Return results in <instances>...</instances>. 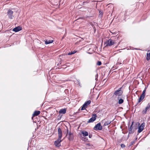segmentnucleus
<instances>
[{
    "label": "nucleus",
    "instance_id": "obj_1",
    "mask_svg": "<svg viewBox=\"0 0 150 150\" xmlns=\"http://www.w3.org/2000/svg\"><path fill=\"white\" fill-rule=\"evenodd\" d=\"M122 87L120 88L118 90L115 91L114 93L113 96H115L118 97H121L122 95L123 91L122 90Z\"/></svg>",
    "mask_w": 150,
    "mask_h": 150
},
{
    "label": "nucleus",
    "instance_id": "obj_2",
    "mask_svg": "<svg viewBox=\"0 0 150 150\" xmlns=\"http://www.w3.org/2000/svg\"><path fill=\"white\" fill-rule=\"evenodd\" d=\"M91 103V101L90 100H88L86 102L82 105L81 108V110H82L85 109L87 108V106L89 105Z\"/></svg>",
    "mask_w": 150,
    "mask_h": 150
},
{
    "label": "nucleus",
    "instance_id": "obj_3",
    "mask_svg": "<svg viewBox=\"0 0 150 150\" xmlns=\"http://www.w3.org/2000/svg\"><path fill=\"white\" fill-rule=\"evenodd\" d=\"M61 139V138H58V139L54 142V144L56 146L59 147L61 146V142L62 141Z\"/></svg>",
    "mask_w": 150,
    "mask_h": 150
},
{
    "label": "nucleus",
    "instance_id": "obj_4",
    "mask_svg": "<svg viewBox=\"0 0 150 150\" xmlns=\"http://www.w3.org/2000/svg\"><path fill=\"white\" fill-rule=\"evenodd\" d=\"M67 133L66 135L68 134V139L69 141H72L74 139V136L73 133H71V132H68V129H67Z\"/></svg>",
    "mask_w": 150,
    "mask_h": 150
},
{
    "label": "nucleus",
    "instance_id": "obj_5",
    "mask_svg": "<svg viewBox=\"0 0 150 150\" xmlns=\"http://www.w3.org/2000/svg\"><path fill=\"white\" fill-rule=\"evenodd\" d=\"M93 129L96 130H101L102 129V126L101 125L100 123H98L93 128Z\"/></svg>",
    "mask_w": 150,
    "mask_h": 150
},
{
    "label": "nucleus",
    "instance_id": "obj_6",
    "mask_svg": "<svg viewBox=\"0 0 150 150\" xmlns=\"http://www.w3.org/2000/svg\"><path fill=\"white\" fill-rule=\"evenodd\" d=\"M115 43L114 41L113 40L110 39L108 40L105 43L106 44V46H111L113 45Z\"/></svg>",
    "mask_w": 150,
    "mask_h": 150
},
{
    "label": "nucleus",
    "instance_id": "obj_7",
    "mask_svg": "<svg viewBox=\"0 0 150 150\" xmlns=\"http://www.w3.org/2000/svg\"><path fill=\"white\" fill-rule=\"evenodd\" d=\"M97 117L96 115L95 114H93L92 115V117L87 122L88 123L92 122H94L96 119Z\"/></svg>",
    "mask_w": 150,
    "mask_h": 150
},
{
    "label": "nucleus",
    "instance_id": "obj_8",
    "mask_svg": "<svg viewBox=\"0 0 150 150\" xmlns=\"http://www.w3.org/2000/svg\"><path fill=\"white\" fill-rule=\"evenodd\" d=\"M134 122H132V124L130 127H128V132H129V134L128 136L129 135V134H132L134 132V130H133V124Z\"/></svg>",
    "mask_w": 150,
    "mask_h": 150
},
{
    "label": "nucleus",
    "instance_id": "obj_9",
    "mask_svg": "<svg viewBox=\"0 0 150 150\" xmlns=\"http://www.w3.org/2000/svg\"><path fill=\"white\" fill-rule=\"evenodd\" d=\"M13 11L11 10H8L7 12L8 18L10 19H12L13 17Z\"/></svg>",
    "mask_w": 150,
    "mask_h": 150
},
{
    "label": "nucleus",
    "instance_id": "obj_10",
    "mask_svg": "<svg viewBox=\"0 0 150 150\" xmlns=\"http://www.w3.org/2000/svg\"><path fill=\"white\" fill-rule=\"evenodd\" d=\"M144 127V124L142 123L140 126H139L138 127V133H140L142 132L143 130Z\"/></svg>",
    "mask_w": 150,
    "mask_h": 150
},
{
    "label": "nucleus",
    "instance_id": "obj_11",
    "mask_svg": "<svg viewBox=\"0 0 150 150\" xmlns=\"http://www.w3.org/2000/svg\"><path fill=\"white\" fill-rule=\"evenodd\" d=\"M22 29V28L21 27L18 26L14 28L13 29V30L16 32L21 30Z\"/></svg>",
    "mask_w": 150,
    "mask_h": 150
},
{
    "label": "nucleus",
    "instance_id": "obj_12",
    "mask_svg": "<svg viewBox=\"0 0 150 150\" xmlns=\"http://www.w3.org/2000/svg\"><path fill=\"white\" fill-rule=\"evenodd\" d=\"M58 138H62V132L61 129L60 127H59L58 129Z\"/></svg>",
    "mask_w": 150,
    "mask_h": 150
},
{
    "label": "nucleus",
    "instance_id": "obj_13",
    "mask_svg": "<svg viewBox=\"0 0 150 150\" xmlns=\"http://www.w3.org/2000/svg\"><path fill=\"white\" fill-rule=\"evenodd\" d=\"M150 107V103H148L147 106L146 107L145 110H143L142 111V113L143 114H145L146 112L147 111L148 109Z\"/></svg>",
    "mask_w": 150,
    "mask_h": 150
},
{
    "label": "nucleus",
    "instance_id": "obj_14",
    "mask_svg": "<svg viewBox=\"0 0 150 150\" xmlns=\"http://www.w3.org/2000/svg\"><path fill=\"white\" fill-rule=\"evenodd\" d=\"M117 100H118V103L120 104H122L124 102V100L121 98V97H118Z\"/></svg>",
    "mask_w": 150,
    "mask_h": 150
},
{
    "label": "nucleus",
    "instance_id": "obj_15",
    "mask_svg": "<svg viewBox=\"0 0 150 150\" xmlns=\"http://www.w3.org/2000/svg\"><path fill=\"white\" fill-rule=\"evenodd\" d=\"M66 110L65 108L62 109L60 110L59 111V114H64L66 113Z\"/></svg>",
    "mask_w": 150,
    "mask_h": 150
},
{
    "label": "nucleus",
    "instance_id": "obj_16",
    "mask_svg": "<svg viewBox=\"0 0 150 150\" xmlns=\"http://www.w3.org/2000/svg\"><path fill=\"white\" fill-rule=\"evenodd\" d=\"M145 96V95H143L142 94L141 95V96L139 98L138 102L139 103L142 100H143L144 99V98Z\"/></svg>",
    "mask_w": 150,
    "mask_h": 150
},
{
    "label": "nucleus",
    "instance_id": "obj_17",
    "mask_svg": "<svg viewBox=\"0 0 150 150\" xmlns=\"http://www.w3.org/2000/svg\"><path fill=\"white\" fill-rule=\"evenodd\" d=\"M40 112L39 111H35L33 114V116H38L40 114Z\"/></svg>",
    "mask_w": 150,
    "mask_h": 150
},
{
    "label": "nucleus",
    "instance_id": "obj_18",
    "mask_svg": "<svg viewBox=\"0 0 150 150\" xmlns=\"http://www.w3.org/2000/svg\"><path fill=\"white\" fill-rule=\"evenodd\" d=\"M53 40H46L45 41V44H48L50 43H52L53 42Z\"/></svg>",
    "mask_w": 150,
    "mask_h": 150
},
{
    "label": "nucleus",
    "instance_id": "obj_19",
    "mask_svg": "<svg viewBox=\"0 0 150 150\" xmlns=\"http://www.w3.org/2000/svg\"><path fill=\"white\" fill-rule=\"evenodd\" d=\"M81 133L83 135V136H86L88 135V132L86 131H82Z\"/></svg>",
    "mask_w": 150,
    "mask_h": 150
},
{
    "label": "nucleus",
    "instance_id": "obj_20",
    "mask_svg": "<svg viewBox=\"0 0 150 150\" xmlns=\"http://www.w3.org/2000/svg\"><path fill=\"white\" fill-rule=\"evenodd\" d=\"M148 52H150L146 54V59L147 60H150V51H149Z\"/></svg>",
    "mask_w": 150,
    "mask_h": 150
},
{
    "label": "nucleus",
    "instance_id": "obj_21",
    "mask_svg": "<svg viewBox=\"0 0 150 150\" xmlns=\"http://www.w3.org/2000/svg\"><path fill=\"white\" fill-rule=\"evenodd\" d=\"M111 122V121L110 120H108L107 121L105 122L104 124V126L110 124Z\"/></svg>",
    "mask_w": 150,
    "mask_h": 150
},
{
    "label": "nucleus",
    "instance_id": "obj_22",
    "mask_svg": "<svg viewBox=\"0 0 150 150\" xmlns=\"http://www.w3.org/2000/svg\"><path fill=\"white\" fill-rule=\"evenodd\" d=\"M75 83H76L77 84H78L79 86H81L80 85V83L79 80H77L76 81H75Z\"/></svg>",
    "mask_w": 150,
    "mask_h": 150
},
{
    "label": "nucleus",
    "instance_id": "obj_23",
    "mask_svg": "<svg viewBox=\"0 0 150 150\" xmlns=\"http://www.w3.org/2000/svg\"><path fill=\"white\" fill-rule=\"evenodd\" d=\"M76 52V51H75V52L73 51V52H69L68 53V55H71L72 54H74Z\"/></svg>",
    "mask_w": 150,
    "mask_h": 150
},
{
    "label": "nucleus",
    "instance_id": "obj_24",
    "mask_svg": "<svg viewBox=\"0 0 150 150\" xmlns=\"http://www.w3.org/2000/svg\"><path fill=\"white\" fill-rule=\"evenodd\" d=\"M102 64L101 62L100 61H98L97 62V64L98 66Z\"/></svg>",
    "mask_w": 150,
    "mask_h": 150
},
{
    "label": "nucleus",
    "instance_id": "obj_25",
    "mask_svg": "<svg viewBox=\"0 0 150 150\" xmlns=\"http://www.w3.org/2000/svg\"><path fill=\"white\" fill-rule=\"evenodd\" d=\"M95 80L96 81H97L98 80V74H96L95 75Z\"/></svg>",
    "mask_w": 150,
    "mask_h": 150
},
{
    "label": "nucleus",
    "instance_id": "obj_26",
    "mask_svg": "<svg viewBox=\"0 0 150 150\" xmlns=\"http://www.w3.org/2000/svg\"><path fill=\"white\" fill-rule=\"evenodd\" d=\"M146 91V88H145V89H144V90L143 91L142 94L143 95H145V93Z\"/></svg>",
    "mask_w": 150,
    "mask_h": 150
},
{
    "label": "nucleus",
    "instance_id": "obj_27",
    "mask_svg": "<svg viewBox=\"0 0 150 150\" xmlns=\"http://www.w3.org/2000/svg\"><path fill=\"white\" fill-rule=\"evenodd\" d=\"M99 12L100 14L101 15H102L103 14V12L101 11H100V10L99 11Z\"/></svg>",
    "mask_w": 150,
    "mask_h": 150
},
{
    "label": "nucleus",
    "instance_id": "obj_28",
    "mask_svg": "<svg viewBox=\"0 0 150 150\" xmlns=\"http://www.w3.org/2000/svg\"><path fill=\"white\" fill-rule=\"evenodd\" d=\"M121 146L122 148H124L125 147V145L123 144H121Z\"/></svg>",
    "mask_w": 150,
    "mask_h": 150
},
{
    "label": "nucleus",
    "instance_id": "obj_29",
    "mask_svg": "<svg viewBox=\"0 0 150 150\" xmlns=\"http://www.w3.org/2000/svg\"><path fill=\"white\" fill-rule=\"evenodd\" d=\"M112 103H111V104H112L115 102V100H112Z\"/></svg>",
    "mask_w": 150,
    "mask_h": 150
},
{
    "label": "nucleus",
    "instance_id": "obj_30",
    "mask_svg": "<svg viewBox=\"0 0 150 150\" xmlns=\"http://www.w3.org/2000/svg\"><path fill=\"white\" fill-rule=\"evenodd\" d=\"M63 68H66V65H62Z\"/></svg>",
    "mask_w": 150,
    "mask_h": 150
},
{
    "label": "nucleus",
    "instance_id": "obj_31",
    "mask_svg": "<svg viewBox=\"0 0 150 150\" xmlns=\"http://www.w3.org/2000/svg\"><path fill=\"white\" fill-rule=\"evenodd\" d=\"M92 137V135L91 134H90L89 135V137L90 138H91Z\"/></svg>",
    "mask_w": 150,
    "mask_h": 150
},
{
    "label": "nucleus",
    "instance_id": "obj_32",
    "mask_svg": "<svg viewBox=\"0 0 150 150\" xmlns=\"http://www.w3.org/2000/svg\"><path fill=\"white\" fill-rule=\"evenodd\" d=\"M134 143V141L131 142V145H133Z\"/></svg>",
    "mask_w": 150,
    "mask_h": 150
},
{
    "label": "nucleus",
    "instance_id": "obj_33",
    "mask_svg": "<svg viewBox=\"0 0 150 150\" xmlns=\"http://www.w3.org/2000/svg\"><path fill=\"white\" fill-rule=\"evenodd\" d=\"M134 50H140L139 49H138V48H134Z\"/></svg>",
    "mask_w": 150,
    "mask_h": 150
},
{
    "label": "nucleus",
    "instance_id": "obj_34",
    "mask_svg": "<svg viewBox=\"0 0 150 150\" xmlns=\"http://www.w3.org/2000/svg\"><path fill=\"white\" fill-rule=\"evenodd\" d=\"M105 79H104L103 80V81H105Z\"/></svg>",
    "mask_w": 150,
    "mask_h": 150
},
{
    "label": "nucleus",
    "instance_id": "obj_35",
    "mask_svg": "<svg viewBox=\"0 0 150 150\" xmlns=\"http://www.w3.org/2000/svg\"><path fill=\"white\" fill-rule=\"evenodd\" d=\"M87 3V2H86H86H83V3Z\"/></svg>",
    "mask_w": 150,
    "mask_h": 150
}]
</instances>
